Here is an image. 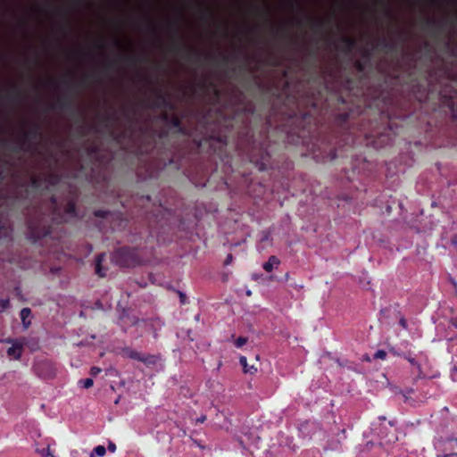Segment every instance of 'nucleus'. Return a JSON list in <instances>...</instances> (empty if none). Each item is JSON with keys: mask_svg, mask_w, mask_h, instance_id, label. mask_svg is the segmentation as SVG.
I'll return each mask as SVG.
<instances>
[{"mask_svg": "<svg viewBox=\"0 0 457 457\" xmlns=\"http://www.w3.org/2000/svg\"><path fill=\"white\" fill-rule=\"evenodd\" d=\"M47 208L37 205L28 210L27 212V238L33 244H40L41 240L50 237L54 225L67 221V218H75L76 198L70 195L62 212L56 198L51 197Z\"/></svg>", "mask_w": 457, "mask_h": 457, "instance_id": "f257e3e1", "label": "nucleus"}, {"mask_svg": "<svg viewBox=\"0 0 457 457\" xmlns=\"http://www.w3.org/2000/svg\"><path fill=\"white\" fill-rule=\"evenodd\" d=\"M237 149L245 154L259 170L274 169L271 145L266 136L257 141L247 128L245 135L239 138Z\"/></svg>", "mask_w": 457, "mask_h": 457, "instance_id": "f03ea898", "label": "nucleus"}, {"mask_svg": "<svg viewBox=\"0 0 457 457\" xmlns=\"http://www.w3.org/2000/svg\"><path fill=\"white\" fill-rule=\"evenodd\" d=\"M312 115L310 112H294L282 123L280 132L283 140L291 145L306 144L312 132Z\"/></svg>", "mask_w": 457, "mask_h": 457, "instance_id": "7ed1b4c3", "label": "nucleus"}, {"mask_svg": "<svg viewBox=\"0 0 457 457\" xmlns=\"http://www.w3.org/2000/svg\"><path fill=\"white\" fill-rule=\"evenodd\" d=\"M60 178L54 172H49L46 177L41 175H33L29 179V183L25 180H20L17 183V187L13 192V197L17 201H27L29 199L32 191L37 192L40 190L45 183L55 185L58 183Z\"/></svg>", "mask_w": 457, "mask_h": 457, "instance_id": "20e7f679", "label": "nucleus"}, {"mask_svg": "<svg viewBox=\"0 0 457 457\" xmlns=\"http://www.w3.org/2000/svg\"><path fill=\"white\" fill-rule=\"evenodd\" d=\"M77 84L70 83L68 93L64 96L58 97L54 104H50L49 109L69 112L71 114V116L77 117L78 121L81 123L80 134L82 136H85L87 133L85 131V122L83 114L79 112V110L75 108L74 104V97L77 95Z\"/></svg>", "mask_w": 457, "mask_h": 457, "instance_id": "39448f33", "label": "nucleus"}, {"mask_svg": "<svg viewBox=\"0 0 457 457\" xmlns=\"http://www.w3.org/2000/svg\"><path fill=\"white\" fill-rule=\"evenodd\" d=\"M112 262L121 268L135 267L140 262L137 248L122 246L112 253Z\"/></svg>", "mask_w": 457, "mask_h": 457, "instance_id": "423d86ee", "label": "nucleus"}, {"mask_svg": "<svg viewBox=\"0 0 457 457\" xmlns=\"http://www.w3.org/2000/svg\"><path fill=\"white\" fill-rule=\"evenodd\" d=\"M41 126L37 122H33L30 125L29 130H23L21 132L19 144L13 147V152L19 153L26 149V145L30 141L40 140L42 138Z\"/></svg>", "mask_w": 457, "mask_h": 457, "instance_id": "0eeeda50", "label": "nucleus"}, {"mask_svg": "<svg viewBox=\"0 0 457 457\" xmlns=\"http://www.w3.org/2000/svg\"><path fill=\"white\" fill-rule=\"evenodd\" d=\"M208 144L209 147L215 153L217 148L221 152L228 144V136L222 131L212 132L211 134L204 137L199 142L198 146L202 147L204 145Z\"/></svg>", "mask_w": 457, "mask_h": 457, "instance_id": "6e6552de", "label": "nucleus"}, {"mask_svg": "<svg viewBox=\"0 0 457 457\" xmlns=\"http://www.w3.org/2000/svg\"><path fill=\"white\" fill-rule=\"evenodd\" d=\"M170 50L175 54L182 55L187 61H195L198 62L201 57V54L198 51L185 45V43L180 38L176 39L172 43Z\"/></svg>", "mask_w": 457, "mask_h": 457, "instance_id": "1a4fd4ad", "label": "nucleus"}, {"mask_svg": "<svg viewBox=\"0 0 457 457\" xmlns=\"http://www.w3.org/2000/svg\"><path fill=\"white\" fill-rule=\"evenodd\" d=\"M94 215L111 222L112 229L116 227H125L128 223L127 220L123 218L122 213L118 212H110L108 210L99 209L94 212Z\"/></svg>", "mask_w": 457, "mask_h": 457, "instance_id": "9d476101", "label": "nucleus"}, {"mask_svg": "<svg viewBox=\"0 0 457 457\" xmlns=\"http://www.w3.org/2000/svg\"><path fill=\"white\" fill-rule=\"evenodd\" d=\"M361 132L362 129H360ZM364 137L369 140L375 148H382L386 145H388L392 142V137L387 132H376V133H366L363 131Z\"/></svg>", "mask_w": 457, "mask_h": 457, "instance_id": "9b49d317", "label": "nucleus"}, {"mask_svg": "<svg viewBox=\"0 0 457 457\" xmlns=\"http://www.w3.org/2000/svg\"><path fill=\"white\" fill-rule=\"evenodd\" d=\"M327 89L326 84H320L317 92L306 93V104L312 110L322 108L323 92Z\"/></svg>", "mask_w": 457, "mask_h": 457, "instance_id": "f8f14e48", "label": "nucleus"}, {"mask_svg": "<svg viewBox=\"0 0 457 457\" xmlns=\"http://www.w3.org/2000/svg\"><path fill=\"white\" fill-rule=\"evenodd\" d=\"M354 117V111L349 110L348 112H343L337 115V124L343 131H346L349 135L352 134L351 124L352 119Z\"/></svg>", "mask_w": 457, "mask_h": 457, "instance_id": "ddd939ff", "label": "nucleus"}, {"mask_svg": "<svg viewBox=\"0 0 457 457\" xmlns=\"http://www.w3.org/2000/svg\"><path fill=\"white\" fill-rule=\"evenodd\" d=\"M155 96V101L153 106L155 108H164L169 110H174L175 105L170 101L169 96L162 91L160 88H156L154 91Z\"/></svg>", "mask_w": 457, "mask_h": 457, "instance_id": "4468645a", "label": "nucleus"}, {"mask_svg": "<svg viewBox=\"0 0 457 457\" xmlns=\"http://www.w3.org/2000/svg\"><path fill=\"white\" fill-rule=\"evenodd\" d=\"M445 25V21H440L433 17H427L422 22V29L438 34Z\"/></svg>", "mask_w": 457, "mask_h": 457, "instance_id": "2eb2a0df", "label": "nucleus"}, {"mask_svg": "<svg viewBox=\"0 0 457 457\" xmlns=\"http://www.w3.org/2000/svg\"><path fill=\"white\" fill-rule=\"evenodd\" d=\"M411 89L415 97L420 102L427 96L426 85L420 82L417 79H411Z\"/></svg>", "mask_w": 457, "mask_h": 457, "instance_id": "dca6fc26", "label": "nucleus"}, {"mask_svg": "<svg viewBox=\"0 0 457 457\" xmlns=\"http://www.w3.org/2000/svg\"><path fill=\"white\" fill-rule=\"evenodd\" d=\"M199 9L200 19L204 22H207L214 18L213 10L199 0H194Z\"/></svg>", "mask_w": 457, "mask_h": 457, "instance_id": "f3484780", "label": "nucleus"}, {"mask_svg": "<svg viewBox=\"0 0 457 457\" xmlns=\"http://www.w3.org/2000/svg\"><path fill=\"white\" fill-rule=\"evenodd\" d=\"M457 456V438L448 439L443 450V453L438 457H452Z\"/></svg>", "mask_w": 457, "mask_h": 457, "instance_id": "a211bd4d", "label": "nucleus"}, {"mask_svg": "<svg viewBox=\"0 0 457 457\" xmlns=\"http://www.w3.org/2000/svg\"><path fill=\"white\" fill-rule=\"evenodd\" d=\"M340 41L342 43V46H340V50L343 51L345 54H350L353 52V50L357 46V41L355 38L348 37V36H342L340 38Z\"/></svg>", "mask_w": 457, "mask_h": 457, "instance_id": "6ab92c4d", "label": "nucleus"}, {"mask_svg": "<svg viewBox=\"0 0 457 457\" xmlns=\"http://www.w3.org/2000/svg\"><path fill=\"white\" fill-rule=\"evenodd\" d=\"M404 43H405L404 33L403 31H400L398 33V40L397 41L389 40L388 47H387L386 53V54L397 53L399 51V49L403 46Z\"/></svg>", "mask_w": 457, "mask_h": 457, "instance_id": "aec40b11", "label": "nucleus"}, {"mask_svg": "<svg viewBox=\"0 0 457 457\" xmlns=\"http://www.w3.org/2000/svg\"><path fill=\"white\" fill-rule=\"evenodd\" d=\"M309 24L315 32H321L330 23V20L308 18Z\"/></svg>", "mask_w": 457, "mask_h": 457, "instance_id": "412c9836", "label": "nucleus"}, {"mask_svg": "<svg viewBox=\"0 0 457 457\" xmlns=\"http://www.w3.org/2000/svg\"><path fill=\"white\" fill-rule=\"evenodd\" d=\"M120 59L130 65H136L147 61L145 54H122Z\"/></svg>", "mask_w": 457, "mask_h": 457, "instance_id": "4be33fe9", "label": "nucleus"}, {"mask_svg": "<svg viewBox=\"0 0 457 457\" xmlns=\"http://www.w3.org/2000/svg\"><path fill=\"white\" fill-rule=\"evenodd\" d=\"M105 253H99L96 256V262H95V272L97 274L100 278H104L106 276V270L107 269L103 266V262L104 260Z\"/></svg>", "mask_w": 457, "mask_h": 457, "instance_id": "5701e85b", "label": "nucleus"}, {"mask_svg": "<svg viewBox=\"0 0 457 457\" xmlns=\"http://www.w3.org/2000/svg\"><path fill=\"white\" fill-rule=\"evenodd\" d=\"M171 129H176V131L179 133V134H181V135H187V129L186 128L182 125L181 123V120L179 116L177 115H171L170 119V121L168 123Z\"/></svg>", "mask_w": 457, "mask_h": 457, "instance_id": "b1692460", "label": "nucleus"}, {"mask_svg": "<svg viewBox=\"0 0 457 457\" xmlns=\"http://www.w3.org/2000/svg\"><path fill=\"white\" fill-rule=\"evenodd\" d=\"M137 111L135 106L124 107L122 109V115L129 123V129H132V125L136 120Z\"/></svg>", "mask_w": 457, "mask_h": 457, "instance_id": "393cba45", "label": "nucleus"}, {"mask_svg": "<svg viewBox=\"0 0 457 457\" xmlns=\"http://www.w3.org/2000/svg\"><path fill=\"white\" fill-rule=\"evenodd\" d=\"M280 264V260L275 256L271 255L269 257L268 261L262 264V268L266 272H271L273 269L278 268Z\"/></svg>", "mask_w": 457, "mask_h": 457, "instance_id": "a878e982", "label": "nucleus"}, {"mask_svg": "<svg viewBox=\"0 0 457 457\" xmlns=\"http://www.w3.org/2000/svg\"><path fill=\"white\" fill-rule=\"evenodd\" d=\"M342 152L343 149L341 148V146L331 147L329 148L328 152L324 156H322V159L324 161H334L337 157L342 156Z\"/></svg>", "mask_w": 457, "mask_h": 457, "instance_id": "bb28decb", "label": "nucleus"}, {"mask_svg": "<svg viewBox=\"0 0 457 457\" xmlns=\"http://www.w3.org/2000/svg\"><path fill=\"white\" fill-rule=\"evenodd\" d=\"M151 202L150 195H136L133 196V203L137 207H139L141 210L145 209L146 204H149Z\"/></svg>", "mask_w": 457, "mask_h": 457, "instance_id": "cd10ccee", "label": "nucleus"}, {"mask_svg": "<svg viewBox=\"0 0 457 457\" xmlns=\"http://www.w3.org/2000/svg\"><path fill=\"white\" fill-rule=\"evenodd\" d=\"M198 87L203 89V90H207L209 87H212V91H213V95L214 96L218 99L220 98V91L219 88H217L215 87V85L210 81V82H207V81H202L201 83L198 84Z\"/></svg>", "mask_w": 457, "mask_h": 457, "instance_id": "c85d7f7f", "label": "nucleus"}, {"mask_svg": "<svg viewBox=\"0 0 457 457\" xmlns=\"http://www.w3.org/2000/svg\"><path fill=\"white\" fill-rule=\"evenodd\" d=\"M12 93L6 96L7 98L14 102H21L24 98V94L16 86H12Z\"/></svg>", "mask_w": 457, "mask_h": 457, "instance_id": "c756f323", "label": "nucleus"}, {"mask_svg": "<svg viewBox=\"0 0 457 457\" xmlns=\"http://www.w3.org/2000/svg\"><path fill=\"white\" fill-rule=\"evenodd\" d=\"M22 346L20 345H14L8 348L7 354L13 357L15 360H19L21 356Z\"/></svg>", "mask_w": 457, "mask_h": 457, "instance_id": "7c9ffc66", "label": "nucleus"}, {"mask_svg": "<svg viewBox=\"0 0 457 457\" xmlns=\"http://www.w3.org/2000/svg\"><path fill=\"white\" fill-rule=\"evenodd\" d=\"M239 363L242 365L245 373L253 374L257 371V369L254 366L248 365L247 359L245 356H240Z\"/></svg>", "mask_w": 457, "mask_h": 457, "instance_id": "2f4dec72", "label": "nucleus"}, {"mask_svg": "<svg viewBox=\"0 0 457 457\" xmlns=\"http://www.w3.org/2000/svg\"><path fill=\"white\" fill-rule=\"evenodd\" d=\"M30 315H31V310L28 307H25L21 311L20 316H21V321H22L25 328H28L30 325V321L29 320L27 321V320L30 317Z\"/></svg>", "mask_w": 457, "mask_h": 457, "instance_id": "473e14b6", "label": "nucleus"}, {"mask_svg": "<svg viewBox=\"0 0 457 457\" xmlns=\"http://www.w3.org/2000/svg\"><path fill=\"white\" fill-rule=\"evenodd\" d=\"M353 66L358 72L362 73L370 64L360 58L354 62Z\"/></svg>", "mask_w": 457, "mask_h": 457, "instance_id": "72a5a7b5", "label": "nucleus"}, {"mask_svg": "<svg viewBox=\"0 0 457 457\" xmlns=\"http://www.w3.org/2000/svg\"><path fill=\"white\" fill-rule=\"evenodd\" d=\"M87 154L90 157L95 158L97 162H99V163L101 162L99 147L97 145H91L90 147H88L87 148Z\"/></svg>", "mask_w": 457, "mask_h": 457, "instance_id": "f704fd0d", "label": "nucleus"}, {"mask_svg": "<svg viewBox=\"0 0 457 457\" xmlns=\"http://www.w3.org/2000/svg\"><path fill=\"white\" fill-rule=\"evenodd\" d=\"M140 361L146 364V365H155L156 362H157V357L154 356V355H151V354H148V355H143L142 354V357L140 359Z\"/></svg>", "mask_w": 457, "mask_h": 457, "instance_id": "c9c22d12", "label": "nucleus"}, {"mask_svg": "<svg viewBox=\"0 0 457 457\" xmlns=\"http://www.w3.org/2000/svg\"><path fill=\"white\" fill-rule=\"evenodd\" d=\"M377 4L381 5L383 8H384V11H385V14L390 18V19H395V15L393 13V12L391 11L388 4L384 1V0H378L377 1Z\"/></svg>", "mask_w": 457, "mask_h": 457, "instance_id": "e433bc0d", "label": "nucleus"}, {"mask_svg": "<svg viewBox=\"0 0 457 457\" xmlns=\"http://www.w3.org/2000/svg\"><path fill=\"white\" fill-rule=\"evenodd\" d=\"M125 353L129 358L137 360L138 361H140V359L142 357V354L140 353H138L137 351L129 349V348L125 349Z\"/></svg>", "mask_w": 457, "mask_h": 457, "instance_id": "4c0bfd02", "label": "nucleus"}, {"mask_svg": "<svg viewBox=\"0 0 457 457\" xmlns=\"http://www.w3.org/2000/svg\"><path fill=\"white\" fill-rule=\"evenodd\" d=\"M94 384V381L92 378H85V379H80L79 381V385L83 387V388H89L93 386Z\"/></svg>", "mask_w": 457, "mask_h": 457, "instance_id": "58836bf2", "label": "nucleus"}, {"mask_svg": "<svg viewBox=\"0 0 457 457\" xmlns=\"http://www.w3.org/2000/svg\"><path fill=\"white\" fill-rule=\"evenodd\" d=\"M106 453V449L104 445H97L94 448L93 450V453L91 454H93L95 456V454H96L97 456H103Z\"/></svg>", "mask_w": 457, "mask_h": 457, "instance_id": "ea45409f", "label": "nucleus"}, {"mask_svg": "<svg viewBox=\"0 0 457 457\" xmlns=\"http://www.w3.org/2000/svg\"><path fill=\"white\" fill-rule=\"evenodd\" d=\"M248 341V338L245 337H239L238 338H237L234 342V345L237 348H241L243 347Z\"/></svg>", "mask_w": 457, "mask_h": 457, "instance_id": "a19ab883", "label": "nucleus"}, {"mask_svg": "<svg viewBox=\"0 0 457 457\" xmlns=\"http://www.w3.org/2000/svg\"><path fill=\"white\" fill-rule=\"evenodd\" d=\"M168 27L173 30L174 35L178 37L179 36V28L176 21H170L168 22Z\"/></svg>", "mask_w": 457, "mask_h": 457, "instance_id": "79ce46f5", "label": "nucleus"}, {"mask_svg": "<svg viewBox=\"0 0 457 457\" xmlns=\"http://www.w3.org/2000/svg\"><path fill=\"white\" fill-rule=\"evenodd\" d=\"M389 40L386 38H381L378 41V46H379L380 50L383 52H386V49L388 47Z\"/></svg>", "mask_w": 457, "mask_h": 457, "instance_id": "37998d69", "label": "nucleus"}, {"mask_svg": "<svg viewBox=\"0 0 457 457\" xmlns=\"http://www.w3.org/2000/svg\"><path fill=\"white\" fill-rule=\"evenodd\" d=\"M112 136L113 139L120 144L121 140L126 137V132L115 133L114 131H112Z\"/></svg>", "mask_w": 457, "mask_h": 457, "instance_id": "c03bdc74", "label": "nucleus"}, {"mask_svg": "<svg viewBox=\"0 0 457 457\" xmlns=\"http://www.w3.org/2000/svg\"><path fill=\"white\" fill-rule=\"evenodd\" d=\"M445 51L448 53L451 56L456 57V50L452 46L451 43L448 41L445 43Z\"/></svg>", "mask_w": 457, "mask_h": 457, "instance_id": "a18cd8bd", "label": "nucleus"}, {"mask_svg": "<svg viewBox=\"0 0 457 457\" xmlns=\"http://www.w3.org/2000/svg\"><path fill=\"white\" fill-rule=\"evenodd\" d=\"M241 112H242L243 115L253 114L254 113V107L252 104L248 105V106H245V107H243L241 109Z\"/></svg>", "mask_w": 457, "mask_h": 457, "instance_id": "49530a36", "label": "nucleus"}, {"mask_svg": "<svg viewBox=\"0 0 457 457\" xmlns=\"http://www.w3.org/2000/svg\"><path fill=\"white\" fill-rule=\"evenodd\" d=\"M145 26L147 29L151 30L153 33L155 32V25L154 23L153 22V21L149 20V19H146L145 21Z\"/></svg>", "mask_w": 457, "mask_h": 457, "instance_id": "de8ad7c7", "label": "nucleus"}, {"mask_svg": "<svg viewBox=\"0 0 457 457\" xmlns=\"http://www.w3.org/2000/svg\"><path fill=\"white\" fill-rule=\"evenodd\" d=\"M371 53L370 51H364L362 54H361V59L364 60L365 62H367L368 63L371 64Z\"/></svg>", "mask_w": 457, "mask_h": 457, "instance_id": "09e8293b", "label": "nucleus"}, {"mask_svg": "<svg viewBox=\"0 0 457 457\" xmlns=\"http://www.w3.org/2000/svg\"><path fill=\"white\" fill-rule=\"evenodd\" d=\"M113 66H114L113 61H107L104 63L103 69L105 72H108L113 68Z\"/></svg>", "mask_w": 457, "mask_h": 457, "instance_id": "8fccbe9b", "label": "nucleus"}, {"mask_svg": "<svg viewBox=\"0 0 457 457\" xmlns=\"http://www.w3.org/2000/svg\"><path fill=\"white\" fill-rule=\"evenodd\" d=\"M219 56L220 57L221 63L224 65H228L232 61V57L228 55L220 54Z\"/></svg>", "mask_w": 457, "mask_h": 457, "instance_id": "3c124183", "label": "nucleus"}, {"mask_svg": "<svg viewBox=\"0 0 457 457\" xmlns=\"http://www.w3.org/2000/svg\"><path fill=\"white\" fill-rule=\"evenodd\" d=\"M386 357V353L384 350H378L375 354V359H382L384 360Z\"/></svg>", "mask_w": 457, "mask_h": 457, "instance_id": "603ef678", "label": "nucleus"}, {"mask_svg": "<svg viewBox=\"0 0 457 457\" xmlns=\"http://www.w3.org/2000/svg\"><path fill=\"white\" fill-rule=\"evenodd\" d=\"M287 100L288 102H290V101H291V96H287ZM292 102H293L294 104H295V105H296V107H297V108H299V107H300V105L302 104V100L298 99L296 96H292Z\"/></svg>", "mask_w": 457, "mask_h": 457, "instance_id": "864d4df0", "label": "nucleus"}, {"mask_svg": "<svg viewBox=\"0 0 457 457\" xmlns=\"http://www.w3.org/2000/svg\"><path fill=\"white\" fill-rule=\"evenodd\" d=\"M256 11L261 13L266 20L270 17V10L266 8L265 10H261L260 8H256Z\"/></svg>", "mask_w": 457, "mask_h": 457, "instance_id": "5fc2aeb1", "label": "nucleus"}, {"mask_svg": "<svg viewBox=\"0 0 457 457\" xmlns=\"http://www.w3.org/2000/svg\"><path fill=\"white\" fill-rule=\"evenodd\" d=\"M10 302L9 299H1L0 300V308L2 310H5L9 307Z\"/></svg>", "mask_w": 457, "mask_h": 457, "instance_id": "6e6d98bb", "label": "nucleus"}, {"mask_svg": "<svg viewBox=\"0 0 457 457\" xmlns=\"http://www.w3.org/2000/svg\"><path fill=\"white\" fill-rule=\"evenodd\" d=\"M171 115H170L169 113L167 112H162L161 115H160V119L164 121L165 123H169L170 121V119Z\"/></svg>", "mask_w": 457, "mask_h": 457, "instance_id": "4d7b16f0", "label": "nucleus"}, {"mask_svg": "<svg viewBox=\"0 0 457 457\" xmlns=\"http://www.w3.org/2000/svg\"><path fill=\"white\" fill-rule=\"evenodd\" d=\"M102 371V370L98 367H92L91 370H90V374L94 377L97 376L98 374H100Z\"/></svg>", "mask_w": 457, "mask_h": 457, "instance_id": "13d9d810", "label": "nucleus"}, {"mask_svg": "<svg viewBox=\"0 0 457 457\" xmlns=\"http://www.w3.org/2000/svg\"><path fill=\"white\" fill-rule=\"evenodd\" d=\"M353 142H354V140L353 137L350 138V137H347V142L344 145L346 148L345 151L352 148V144H353Z\"/></svg>", "mask_w": 457, "mask_h": 457, "instance_id": "bf43d9fd", "label": "nucleus"}, {"mask_svg": "<svg viewBox=\"0 0 457 457\" xmlns=\"http://www.w3.org/2000/svg\"><path fill=\"white\" fill-rule=\"evenodd\" d=\"M204 58L206 60H208V61H211V62H217V56H215L212 54H205Z\"/></svg>", "mask_w": 457, "mask_h": 457, "instance_id": "052dcab7", "label": "nucleus"}, {"mask_svg": "<svg viewBox=\"0 0 457 457\" xmlns=\"http://www.w3.org/2000/svg\"><path fill=\"white\" fill-rule=\"evenodd\" d=\"M233 262V255L232 253H228L224 261V265H229Z\"/></svg>", "mask_w": 457, "mask_h": 457, "instance_id": "680f3d73", "label": "nucleus"}, {"mask_svg": "<svg viewBox=\"0 0 457 457\" xmlns=\"http://www.w3.org/2000/svg\"><path fill=\"white\" fill-rule=\"evenodd\" d=\"M399 325H400L403 328H404V329H406V328H407V320H406V319H405L404 317H402V318L399 320Z\"/></svg>", "mask_w": 457, "mask_h": 457, "instance_id": "e2e57ef3", "label": "nucleus"}, {"mask_svg": "<svg viewBox=\"0 0 457 457\" xmlns=\"http://www.w3.org/2000/svg\"><path fill=\"white\" fill-rule=\"evenodd\" d=\"M168 136H169L168 130H162L158 134V137L160 139H164V138L168 137Z\"/></svg>", "mask_w": 457, "mask_h": 457, "instance_id": "0e129e2a", "label": "nucleus"}, {"mask_svg": "<svg viewBox=\"0 0 457 457\" xmlns=\"http://www.w3.org/2000/svg\"><path fill=\"white\" fill-rule=\"evenodd\" d=\"M107 448L111 453H114L116 451V445L110 441Z\"/></svg>", "mask_w": 457, "mask_h": 457, "instance_id": "69168bd1", "label": "nucleus"}, {"mask_svg": "<svg viewBox=\"0 0 457 457\" xmlns=\"http://www.w3.org/2000/svg\"><path fill=\"white\" fill-rule=\"evenodd\" d=\"M103 120H104V123L107 125L111 120H116L117 119L112 115H105Z\"/></svg>", "mask_w": 457, "mask_h": 457, "instance_id": "338daca9", "label": "nucleus"}, {"mask_svg": "<svg viewBox=\"0 0 457 457\" xmlns=\"http://www.w3.org/2000/svg\"><path fill=\"white\" fill-rule=\"evenodd\" d=\"M450 324L457 329V317H453L450 320Z\"/></svg>", "mask_w": 457, "mask_h": 457, "instance_id": "774afa93", "label": "nucleus"}]
</instances>
